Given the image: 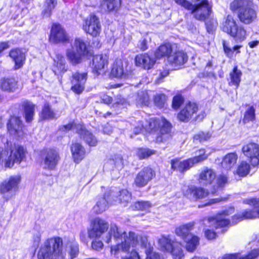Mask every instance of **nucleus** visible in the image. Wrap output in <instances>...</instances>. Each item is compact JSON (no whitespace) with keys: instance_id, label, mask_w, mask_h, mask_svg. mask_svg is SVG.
I'll return each instance as SVG.
<instances>
[{"instance_id":"6e6552de","label":"nucleus","mask_w":259,"mask_h":259,"mask_svg":"<svg viewBox=\"0 0 259 259\" xmlns=\"http://www.w3.org/2000/svg\"><path fill=\"white\" fill-rule=\"evenodd\" d=\"M7 152L3 148L0 147V165L4 162L5 166L11 167L14 163H20L25 157V151L22 146H17L11 150V154L6 159Z\"/></svg>"},{"instance_id":"c85d7f7f","label":"nucleus","mask_w":259,"mask_h":259,"mask_svg":"<svg viewBox=\"0 0 259 259\" xmlns=\"http://www.w3.org/2000/svg\"><path fill=\"white\" fill-rule=\"evenodd\" d=\"M109 207L108 196L104 195L97 198L95 205L93 207V211L96 214H101Z\"/></svg>"},{"instance_id":"aec40b11","label":"nucleus","mask_w":259,"mask_h":259,"mask_svg":"<svg viewBox=\"0 0 259 259\" xmlns=\"http://www.w3.org/2000/svg\"><path fill=\"white\" fill-rule=\"evenodd\" d=\"M80 138L89 146H96L98 143L97 138L90 131L87 130L82 125L75 126Z\"/></svg>"},{"instance_id":"412c9836","label":"nucleus","mask_w":259,"mask_h":259,"mask_svg":"<svg viewBox=\"0 0 259 259\" xmlns=\"http://www.w3.org/2000/svg\"><path fill=\"white\" fill-rule=\"evenodd\" d=\"M259 218V207L252 210H245L234 215L232 217V223L236 224L244 219H253Z\"/></svg>"},{"instance_id":"ea45409f","label":"nucleus","mask_w":259,"mask_h":259,"mask_svg":"<svg viewBox=\"0 0 259 259\" xmlns=\"http://www.w3.org/2000/svg\"><path fill=\"white\" fill-rule=\"evenodd\" d=\"M111 74L116 78H122L125 76L121 60H117L114 63L111 69Z\"/></svg>"},{"instance_id":"72a5a7b5","label":"nucleus","mask_w":259,"mask_h":259,"mask_svg":"<svg viewBox=\"0 0 259 259\" xmlns=\"http://www.w3.org/2000/svg\"><path fill=\"white\" fill-rule=\"evenodd\" d=\"M238 155L236 153H229L226 154L222 161V166L226 170L230 169L236 163Z\"/></svg>"},{"instance_id":"9d476101","label":"nucleus","mask_w":259,"mask_h":259,"mask_svg":"<svg viewBox=\"0 0 259 259\" xmlns=\"http://www.w3.org/2000/svg\"><path fill=\"white\" fill-rule=\"evenodd\" d=\"M109 227L108 223L105 220L96 218L91 221V226L88 230V236L90 238L100 237Z\"/></svg>"},{"instance_id":"6e6d98bb","label":"nucleus","mask_w":259,"mask_h":259,"mask_svg":"<svg viewBox=\"0 0 259 259\" xmlns=\"http://www.w3.org/2000/svg\"><path fill=\"white\" fill-rule=\"evenodd\" d=\"M255 119V109L251 106L246 111L244 114L243 121L244 122L252 121Z\"/></svg>"},{"instance_id":"de8ad7c7","label":"nucleus","mask_w":259,"mask_h":259,"mask_svg":"<svg viewBox=\"0 0 259 259\" xmlns=\"http://www.w3.org/2000/svg\"><path fill=\"white\" fill-rule=\"evenodd\" d=\"M118 200L121 204L125 206L131 201L132 194L126 189H123L119 192Z\"/></svg>"},{"instance_id":"37998d69","label":"nucleus","mask_w":259,"mask_h":259,"mask_svg":"<svg viewBox=\"0 0 259 259\" xmlns=\"http://www.w3.org/2000/svg\"><path fill=\"white\" fill-rule=\"evenodd\" d=\"M23 107L26 121L29 122L33 119L35 106L30 102H25L23 103Z\"/></svg>"},{"instance_id":"864d4df0","label":"nucleus","mask_w":259,"mask_h":259,"mask_svg":"<svg viewBox=\"0 0 259 259\" xmlns=\"http://www.w3.org/2000/svg\"><path fill=\"white\" fill-rule=\"evenodd\" d=\"M108 162L115 167H122L123 165V159L120 155L115 154L111 156Z\"/></svg>"},{"instance_id":"8fccbe9b","label":"nucleus","mask_w":259,"mask_h":259,"mask_svg":"<svg viewBox=\"0 0 259 259\" xmlns=\"http://www.w3.org/2000/svg\"><path fill=\"white\" fill-rule=\"evenodd\" d=\"M223 45L225 54L230 58H231L233 56L234 52H236V53H239V49L242 47L241 46H236L233 47L232 48H231L229 46L228 43L225 40H223Z\"/></svg>"},{"instance_id":"7ed1b4c3","label":"nucleus","mask_w":259,"mask_h":259,"mask_svg":"<svg viewBox=\"0 0 259 259\" xmlns=\"http://www.w3.org/2000/svg\"><path fill=\"white\" fill-rule=\"evenodd\" d=\"M230 9L234 12H238L240 21L244 24H249L256 18L252 0H233L230 3Z\"/></svg>"},{"instance_id":"a878e982","label":"nucleus","mask_w":259,"mask_h":259,"mask_svg":"<svg viewBox=\"0 0 259 259\" xmlns=\"http://www.w3.org/2000/svg\"><path fill=\"white\" fill-rule=\"evenodd\" d=\"M71 152L73 160L76 163H79L85 156V150L80 143H75L71 146Z\"/></svg>"},{"instance_id":"1a4fd4ad","label":"nucleus","mask_w":259,"mask_h":259,"mask_svg":"<svg viewBox=\"0 0 259 259\" xmlns=\"http://www.w3.org/2000/svg\"><path fill=\"white\" fill-rule=\"evenodd\" d=\"M21 178L19 175L13 176L0 184V194L7 201L12 198L19 188Z\"/></svg>"},{"instance_id":"f3484780","label":"nucleus","mask_w":259,"mask_h":259,"mask_svg":"<svg viewBox=\"0 0 259 259\" xmlns=\"http://www.w3.org/2000/svg\"><path fill=\"white\" fill-rule=\"evenodd\" d=\"M87 79V73L76 72L72 75L71 90L76 94H80L84 89Z\"/></svg>"},{"instance_id":"2f4dec72","label":"nucleus","mask_w":259,"mask_h":259,"mask_svg":"<svg viewBox=\"0 0 259 259\" xmlns=\"http://www.w3.org/2000/svg\"><path fill=\"white\" fill-rule=\"evenodd\" d=\"M194 226V222L182 225L176 229L175 233L177 235L181 237L183 240L186 237H189V236L193 235L191 233V231L193 229Z\"/></svg>"},{"instance_id":"c03bdc74","label":"nucleus","mask_w":259,"mask_h":259,"mask_svg":"<svg viewBox=\"0 0 259 259\" xmlns=\"http://www.w3.org/2000/svg\"><path fill=\"white\" fill-rule=\"evenodd\" d=\"M250 165L246 162L242 161L238 166L234 174L240 177L246 176L250 171Z\"/></svg>"},{"instance_id":"2eb2a0df","label":"nucleus","mask_w":259,"mask_h":259,"mask_svg":"<svg viewBox=\"0 0 259 259\" xmlns=\"http://www.w3.org/2000/svg\"><path fill=\"white\" fill-rule=\"evenodd\" d=\"M155 176V171L150 167H146L136 175L134 183L138 187L145 186Z\"/></svg>"},{"instance_id":"79ce46f5","label":"nucleus","mask_w":259,"mask_h":259,"mask_svg":"<svg viewBox=\"0 0 259 259\" xmlns=\"http://www.w3.org/2000/svg\"><path fill=\"white\" fill-rule=\"evenodd\" d=\"M121 5V0H103L101 6L108 11H117Z\"/></svg>"},{"instance_id":"393cba45","label":"nucleus","mask_w":259,"mask_h":259,"mask_svg":"<svg viewBox=\"0 0 259 259\" xmlns=\"http://www.w3.org/2000/svg\"><path fill=\"white\" fill-rule=\"evenodd\" d=\"M135 60L137 66L147 69L151 68L155 62L154 59L151 58L146 54H142L136 56Z\"/></svg>"},{"instance_id":"9b49d317","label":"nucleus","mask_w":259,"mask_h":259,"mask_svg":"<svg viewBox=\"0 0 259 259\" xmlns=\"http://www.w3.org/2000/svg\"><path fill=\"white\" fill-rule=\"evenodd\" d=\"M83 30L94 37L98 36L101 31V26L99 18L95 15L88 18L82 26Z\"/></svg>"},{"instance_id":"5fc2aeb1","label":"nucleus","mask_w":259,"mask_h":259,"mask_svg":"<svg viewBox=\"0 0 259 259\" xmlns=\"http://www.w3.org/2000/svg\"><path fill=\"white\" fill-rule=\"evenodd\" d=\"M166 100V96L163 94H157L154 98V102L155 105L159 108L164 107Z\"/></svg>"},{"instance_id":"423d86ee","label":"nucleus","mask_w":259,"mask_h":259,"mask_svg":"<svg viewBox=\"0 0 259 259\" xmlns=\"http://www.w3.org/2000/svg\"><path fill=\"white\" fill-rule=\"evenodd\" d=\"M175 2L185 9L192 10L194 17L197 20L204 21L209 16L211 7L207 0H203L200 4L193 6L187 0H175Z\"/></svg>"},{"instance_id":"49530a36","label":"nucleus","mask_w":259,"mask_h":259,"mask_svg":"<svg viewBox=\"0 0 259 259\" xmlns=\"http://www.w3.org/2000/svg\"><path fill=\"white\" fill-rule=\"evenodd\" d=\"M137 103L140 106H148L149 104V96L147 91H141L138 93L136 99Z\"/></svg>"},{"instance_id":"4c0bfd02","label":"nucleus","mask_w":259,"mask_h":259,"mask_svg":"<svg viewBox=\"0 0 259 259\" xmlns=\"http://www.w3.org/2000/svg\"><path fill=\"white\" fill-rule=\"evenodd\" d=\"M172 47L170 44H165L159 46L155 52V56L156 58H160L166 56L167 58L171 56Z\"/></svg>"},{"instance_id":"338daca9","label":"nucleus","mask_w":259,"mask_h":259,"mask_svg":"<svg viewBox=\"0 0 259 259\" xmlns=\"http://www.w3.org/2000/svg\"><path fill=\"white\" fill-rule=\"evenodd\" d=\"M137 47L142 51L146 50L148 48V41L146 38L140 40L137 44Z\"/></svg>"},{"instance_id":"6ab92c4d","label":"nucleus","mask_w":259,"mask_h":259,"mask_svg":"<svg viewBox=\"0 0 259 259\" xmlns=\"http://www.w3.org/2000/svg\"><path fill=\"white\" fill-rule=\"evenodd\" d=\"M7 128L9 133L15 136L20 137L24 134L22 122L18 117L12 116L10 118Z\"/></svg>"},{"instance_id":"a211bd4d","label":"nucleus","mask_w":259,"mask_h":259,"mask_svg":"<svg viewBox=\"0 0 259 259\" xmlns=\"http://www.w3.org/2000/svg\"><path fill=\"white\" fill-rule=\"evenodd\" d=\"M197 110L198 106L196 103L189 102L178 114V118L181 121L188 122Z\"/></svg>"},{"instance_id":"09e8293b","label":"nucleus","mask_w":259,"mask_h":259,"mask_svg":"<svg viewBox=\"0 0 259 259\" xmlns=\"http://www.w3.org/2000/svg\"><path fill=\"white\" fill-rule=\"evenodd\" d=\"M57 4L56 0H46L45 9L42 14L44 17H49L51 15L52 10Z\"/></svg>"},{"instance_id":"052dcab7","label":"nucleus","mask_w":259,"mask_h":259,"mask_svg":"<svg viewBox=\"0 0 259 259\" xmlns=\"http://www.w3.org/2000/svg\"><path fill=\"white\" fill-rule=\"evenodd\" d=\"M228 177L226 174L220 175L217 178V183L219 187H224L228 183Z\"/></svg>"},{"instance_id":"b1692460","label":"nucleus","mask_w":259,"mask_h":259,"mask_svg":"<svg viewBox=\"0 0 259 259\" xmlns=\"http://www.w3.org/2000/svg\"><path fill=\"white\" fill-rule=\"evenodd\" d=\"M191 161L190 158L183 161H180L177 158L172 159L170 161L171 168L183 172L193 166V162Z\"/></svg>"},{"instance_id":"a19ab883","label":"nucleus","mask_w":259,"mask_h":259,"mask_svg":"<svg viewBox=\"0 0 259 259\" xmlns=\"http://www.w3.org/2000/svg\"><path fill=\"white\" fill-rule=\"evenodd\" d=\"M259 256V249H255L249 252L247 255L239 256L238 254H228L224 256L223 259H255Z\"/></svg>"},{"instance_id":"603ef678","label":"nucleus","mask_w":259,"mask_h":259,"mask_svg":"<svg viewBox=\"0 0 259 259\" xmlns=\"http://www.w3.org/2000/svg\"><path fill=\"white\" fill-rule=\"evenodd\" d=\"M207 157V156L205 154V151L204 149H200L196 152V155L193 158H190L191 162H193V165L195 164L200 163Z\"/></svg>"},{"instance_id":"bf43d9fd","label":"nucleus","mask_w":259,"mask_h":259,"mask_svg":"<svg viewBox=\"0 0 259 259\" xmlns=\"http://www.w3.org/2000/svg\"><path fill=\"white\" fill-rule=\"evenodd\" d=\"M81 125L80 124H76L74 123V122H71L69 123L66 125H62L60 126L59 130V132L60 133H65L70 130H72L77 133V129L75 128V126Z\"/></svg>"},{"instance_id":"c756f323","label":"nucleus","mask_w":259,"mask_h":259,"mask_svg":"<svg viewBox=\"0 0 259 259\" xmlns=\"http://www.w3.org/2000/svg\"><path fill=\"white\" fill-rule=\"evenodd\" d=\"M107 58L105 55H99L93 57V65L94 71L99 74L107 64Z\"/></svg>"},{"instance_id":"c9c22d12","label":"nucleus","mask_w":259,"mask_h":259,"mask_svg":"<svg viewBox=\"0 0 259 259\" xmlns=\"http://www.w3.org/2000/svg\"><path fill=\"white\" fill-rule=\"evenodd\" d=\"M1 87L4 91L14 92L18 89V82L14 78H4L1 80Z\"/></svg>"},{"instance_id":"39448f33","label":"nucleus","mask_w":259,"mask_h":259,"mask_svg":"<svg viewBox=\"0 0 259 259\" xmlns=\"http://www.w3.org/2000/svg\"><path fill=\"white\" fill-rule=\"evenodd\" d=\"M89 44L81 38H76L72 48L66 50V57L73 65L80 63L82 58L89 54Z\"/></svg>"},{"instance_id":"e433bc0d","label":"nucleus","mask_w":259,"mask_h":259,"mask_svg":"<svg viewBox=\"0 0 259 259\" xmlns=\"http://www.w3.org/2000/svg\"><path fill=\"white\" fill-rule=\"evenodd\" d=\"M241 71L238 69L237 66H235L229 74L230 79L229 81V85H235L238 88L241 81Z\"/></svg>"},{"instance_id":"f8f14e48","label":"nucleus","mask_w":259,"mask_h":259,"mask_svg":"<svg viewBox=\"0 0 259 259\" xmlns=\"http://www.w3.org/2000/svg\"><path fill=\"white\" fill-rule=\"evenodd\" d=\"M242 151L244 155L249 158L253 166L259 164V144L255 143H248L243 146Z\"/></svg>"},{"instance_id":"e2e57ef3","label":"nucleus","mask_w":259,"mask_h":259,"mask_svg":"<svg viewBox=\"0 0 259 259\" xmlns=\"http://www.w3.org/2000/svg\"><path fill=\"white\" fill-rule=\"evenodd\" d=\"M184 102V99L181 95H177L173 98L172 107L174 109H178Z\"/></svg>"},{"instance_id":"7c9ffc66","label":"nucleus","mask_w":259,"mask_h":259,"mask_svg":"<svg viewBox=\"0 0 259 259\" xmlns=\"http://www.w3.org/2000/svg\"><path fill=\"white\" fill-rule=\"evenodd\" d=\"M187 54L183 51L177 52L168 57V61L175 66L183 65L187 61Z\"/></svg>"},{"instance_id":"69168bd1","label":"nucleus","mask_w":259,"mask_h":259,"mask_svg":"<svg viewBox=\"0 0 259 259\" xmlns=\"http://www.w3.org/2000/svg\"><path fill=\"white\" fill-rule=\"evenodd\" d=\"M243 203L244 204H249L251 206H253V208H257L258 207H259V199H244L243 200Z\"/></svg>"},{"instance_id":"a18cd8bd","label":"nucleus","mask_w":259,"mask_h":259,"mask_svg":"<svg viewBox=\"0 0 259 259\" xmlns=\"http://www.w3.org/2000/svg\"><path fill=\"white\" fill-rule=\"evenodd\" d=\"M170 253L174 259H182L184 256V253L181 248V244L177 242L171 248V250L169 252Z\"/></svg>"},{"instance_id":"4d7b16f0","label":"nucleus","mask_w":259,"mask_h":259,"mask_svg":"<svg viewBox=\"0 0 259 259\" xmlns=\"http://www.w3.org/2000/svg\"><path fill=\"white\" fill-rule=\"evenodd\" d=\"M151 204L149 201H138L134 204L135 208L139 210L148 211Z\"/></svg>"},{"instance_id":"4be33fe9","label":"nucleus","mask_w":259,"mask_h":259,"mask_svg":"<svg viewBox=\"0 0 259 259\" xmlns=\"http://www.w3.org/2000/svg\"><path fill=\"white\" fill-rule=\"evenodd\" d=\"M186 195L190 199L193 200H197L207 197L208 195V192L201 187L191 186L187 190Z\"/></svg>"},{"instance_id":"f03ea898","label":"nucleus","mask_w":259,"mask_h":259,"mask_svg":"<svg viewBox=\"0 0 259 259\" xmlns=\"http://www.w3.org/2000/svg\"><path fill=\"white\" fill-rule=\"evenodd\" d=\"M147 124L145 126L140 122L136 125L134 132L137 135L139 134L142 128H145L146 131L150 134H156L157 142H162L166 141L171 137V124L164 118H150L147 121Z\"/></svg>"},{"instance_id":"ddd939ff","label":"nucleus","mask_w":259,"mask_h":259,"mask_svg":"<svg viewBox=\"0 0 259 259\" xmlns=\"http://www.w3.org/2000/svg\"><path fill=\"white\" fill-rule=\"evenodd\" d=\"M44 166L46 169H54L60 160V156L58 151L53 149L45 150L42 154Z\"/></svg>"},{"instance_id":"f704fd0d","label":"nucleus","mask_w":259,"mask_h":259,"mask_svg":"<svg viewBox=\"0 0 259 259\" xmlns=\"http://www.w3.org/2000/svg\"><path fill=\"white\" fill-rule=\"evenodd\" d=\"M176 242L170 236H162L158 240L161 249L168 252L171 250Z\"/></svg>"},{"instance_id":"0eeeda50","label":"nucleus","mask_w":259,"mask_h":259,"mask_svg":"<svg viewBox=\"0 0 259 259\" xmlns=\"http://www.w3.org/2000/svg\"><path fill=\"white\" fill-rule=\"evenodd\" d=\"M222 30L235 38L237 40L242 41L246 37V31L242 26L237 25L233 17L228 15L222 24Z\"/></svg>"},{"instance_id":"bb28decb","label":"nucleus","mask_w":259,"mask_h":259,"mask_svg":"<svg viewBox=\"0 0 259 259\" xmlns=\"http://www.w3.org/2000/svg\"><path fill=\"white\" fill-rule=\"evenodd\" d=\"M9 56L15 62V69L20 68L24 64L25 60L24 53L19 49L12 50L9 53Z\"/></svg>"},{"instance_id":"4468645a","label":"nucleus","mask_w":259,"mask_h":259,"mask_svg":"<svg viewBox=\"0 0 259 259\" xmlns=\"http://www.w3.org/2000/svg\"><path fill=\"white\" fill-rule=\"evenodd\" d=\"M234 211V208L232 207H230L218 213L215 218H208L207 221L215 228L227 226L230 223V222L226 219L225 217L233 213Z\"/></svg>"},{"instance_id":"3c124183","label":"nucleus","mask_w":259,"mask_h":259,"mask_svg":"<svg viewBox=\"0 0 259 259\" xmlns=\"http://www.w3.org/2000/svg\"><path fill=\"white\" fill-rule=\"evenodd\" d=\"M40 116L44 119H49L54 118L55 113L48 104H45L41 112Z\"/></svg>"},{"instance_id":"20e7f679","label":"nucleus","mask_w":259,"mask_h":259,"mask_svg":"<svg viewBox=\"0 0 259 259\" xmlns=\"http://www.w3.org/2000/svg\"><path fill=\"white\" fill-rule=\"evenodd\" d=\"M62 240L61 238H52L47 240L40 247L38 259H62Z\"/></svg>"},{"instance_id":"774afa93","label":"nucleus","mask_w":259,"mask_h":259,"mask_svg":"<svg viewBox=\"0 0 259 259\" xmlns=\"http://www.w3.org/2000/svg\"><path fill=\"white\" fill-rule=\"evenodd\" d=\"M103 243L100 240H95L92 243V247L93 249L99 251L103 248Z\"/></svg>"},{"instance_id":"5701e85b","label":"nucleus","mask_w":259,"mask_h":259,"mask_svg":"<svg viewBox=\"0 0 259 259\" xmlns=\"http://www.w3.org/2000/svg\"><path fill=\"white\" fill-rule=\"evenodd\" d=\"M216 178V173L214 170L205 167L199 175V183L203 185L211 184Z\"/></svg>"},{"instance_id":"13d9d810","label":"nucleus","mask_w":259,"mask_h":259,"mask_svg":"<svg viewBox=\"0 0 259 259\" xmlns=\"http://www.w3.org/2000/svg\"><path fill=\"white\" fill-rule=\"evenodd\" d=\"M154 153V151L146 148L139 149L137 151V155L140 159L146 158Z\"/></svg>"},{"instance_id":"58836bf2","label":"nucleus","mask_w":259,"mask_h":259,"mask_svg":"<svg viewBox=\"0 0 259 259\" xmlns=\"http://www.w3.org/2000/svg\"><path fill=\"white\" fill-rule=\"evenodd\" d=\"M66 247L68 249L71 259H73L77 256L79 252V246L77 242L74 238L67 241Z\"/></svg>"},{"instance_id":"cd10ccee","label":"nucleus","mask_w":259,"mask_h":259,"mask_svg":"<svg viewBox=\"0 0 259 259\" xmlns=\"http://www.w3.org/2000/svg\"><path fill=\"white\" fill-rule=\"evenodd\" d=\"M66 61L64 57L60 54H57L54 59L53 71L55 74H59L67 70Z\"/></svg>"},{"instance_id":"f257e3e1","label":"nucleus","mask_w":259,"mask_h":259,"mask_svg":"<svg viewBox=\"0 0 259 259\" xmlns=\"http://www.w3.org/2000/svg\"><path fill=\"white\" fill-rule=\"evenodd\" d=\"M105 242L116 244L111 246V253L117 254L120 251L130 253L128 256L122 257L121 259H140L136 251L137 246L147 247L148 239L146 236L138 235L134 232H129L128 234L113 224L110 227L108 236H106Z\"/></svg>"},{"instance_id":"680f3d73","label":"nucleus","mask_w":259,"mask_h":259,"mask_svg":"<svg viewBox=\"0 0 259 259\" xmlns=\"http://www.w3.org/2000/svg\"><path fill=\"white\" fill-rule=\"evenodd\" d=\"M210 137L211 135L209 133L201 132L195 135L194 139L195 140H198L200 143H202L208 140Z\"/></svg>"},{"instance_id":"473e14b6","label":"nucleus","mask_w":259,"mask_h":259,"mask_svg":"<svg viewBox=\"0 0 259 259\" xmlns=\"http://www.w3.org/2000/svg\"><path fill=\"white\" fill-rule=\"evenodd\" d=\"M183 241L185 249L190 252H193L199 244V238L194 234L186 237Z\"/></svg>"},{"instance_id":"dca6fc26","label":"nucleus","mask_w":259,"mask_h":259,"mask_svg":"<svg viewBox=\"0 0 259 259\" xmlns=\"http://www.w3.org/2000/svg\"><path fill=\"white\" fill-rule=\"evenodd\" d=\"M50 41L53 44L67 42L68 36L60 24H53L49 37Z\"/></svg>"},{"instance_id":"0e129e2a","label":"nucleus","mask_w":259,"mask_h":259,"mask_svg":"<svg viewBox=\"0 0 259 259\" xmlns=\"http://www.w3.org/2000/svg\"><path fill=\"white\" fill-rule=\"evenodd\" d=\"M147 255L146 259H160V255L158 253L153 252L152 248L149 247L145 251Z\"/></svg>"}]
</instances>
